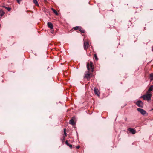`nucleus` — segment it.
I'll list each match as a JSON object with an SVG mask.
<instances>
[{
    "instance_id": "6e6552de",
    "label": "nucleus",
    "mask_w": 153,
    "mask_h": 153,
    "mask_svg": "<svg viewBox=\"0 0 153 153\" xmlns=\"http://www.w3.org/2000/svg\"><path fill=\"white\" fill-rule=\"evenodd\" d=\"M48 27L50 28L51 29H52L53 28V26L52 24L50 22H48Z\"/></svg>"
},
{
    "instance_id": "aec40b11",
    "label": "nucleus",
    "mask_w": 153,
    "mask_h": 153,
    "mask_svg": "<svg viewBox=\"0 0 153 153\" xmlns=\"http://www.w3.org/2000/svg\"><path fill=\"white\" fill-rule=\"evenodd\" d=\"M66 129L65 128L64 129V134L65 135V136H67V133H66Z\"/></svg>"
},
{
    "instance_id": "39448f33",
    "label": "nucleus",
    "mask_w": 153,
    "mask_h": 153,
    "mask_svg": "<svg viewBox=\"0 0 153 153\" xmlns=\"http://www.w3.org/2000/svg\"><path fill=\"white\" fill-rule=\"evenodd\" d=\"M137 110L138 111L140 112L143 115H144L146 113V111L142 109L138 108Z\"/></svg>"
},
{
    "instance_id": "5701e85b",
    "label": "nucleus",
    "mask_w": 153,
    "mask_h": 153,
    "mask_svg": "<svg viewBox=\"0 0 153 153\" xmlns=\"http://www.w3.org/2000/svg\"><path fill=\"white\" fill-rule=\"evenodd\" d=\"M80 146H76V148H77V149H79L80 148Z\"/></svg>"
},
{
    "instance_id": "423d86ee",
    "label": "nucleus",
    "mask_w": 153,
    "mask_h": 153,
    "mask_svg": "<svg viewBox=\"0 0 153 153\" xmlns=\"http://www.w3.org/2000/svg\"><path fill=\"white\" fill-rule=\"evenodd\" d=\"M75 119L74 117H72L69 121V123L72 125H75V123L74 121V119Z\"/></svg>"
},
{
    "instance_id": "7ed1b4c3",
    "label": "nucleus",
    "mask_w": 153,
    "mask_h": 153,
    "mask_svg": "<svg viewBox=\"0 0 153 153\" xmlns=\"http://www.w3.org/2000/svg\"><path fill=\"white\" fill-rule=\"evenodd\" d=\"M135 103L138 107L143 108V103L141 100L137 101Z\"/></svg>"
},
{
    "instance_id": "f03ea898",
    "label": "nucleus",
    "mask_w": 153,
    "mask_h": 153,
    "mask_svg": "<svg viewBox=\"0 0 153 153\" xmlns=\"http://www.w3.org/2000/svg\"><path fill=\"white\" fill-rule=\"evenodd\" d=\"M87 68L88 70L89 71L93 72L94 69L93 68V63L92 62H90V63H88L87 64Z\"/></svg>"
},
{
    "instance_id": "f257e3e1",
    "label": "nucleus",
    "mask_w": 153,
    "mask_h": 153,
    "mask_svg": "<svg viewBox=\"0 0 153 153\" xmlns=\"http://www.w3.org/2000/svg\"><path fill=\"white\" fill-rule=\"evenodd\" d=\"M152 97V94L150 93H147V94L141 96V97L143 98L145 100H146L148 101L150 100Z\"/></svg>"
},
{
    "instance_id": "ddd939ff",
    "label": "nucleus",
    "mask_w": 153,
    "mask_h": 153,
    "mask_svg": "<svg viewBox=\"0 0 153 153\" xmlns=\"http://www.w3.org/2000/svg\"><path fill=\"white\" fill-rule=\"evenodd\" d=\"M65 144L68 146H69L70 148L71 149L72 148V145L71 144H70L68 143V141L67 140H66L65 141Z\"/></svg>"
},
{
    "instance_id": "4468645a",
    "label": "nucleus",
    "mask_w": 153,
    "mask_h": 153,
    "mask_svg": "<svg viewBox=\"0 0 153 153\" xmlns=\"http://www.w3.org/2000/svg\"><path fill=\"white\" fill-rule=\"evenodd\" d=\"M79 31L81 32V33H84L85 32V30L83 29L81 27H80L79 29Z\"/></svg>"
},
{
    "instance_id": "b1692460",
    "label": "nucleus",
    "mask_w": 153,
    "mask_h": 153,
    "mask_svg": "<svg viewBox=\"0 0 153 153\" xmlns=\"http://www.w3.org/2000/svg\"><path fill=\"white\" fill-rule=\"evenodd\" d=\"M152 51L153 52V47H152Z\"/></svg>"
},
{
    "instance_id": "a211bd4d",
    "label": "nucleus",
    "mask_w": 153,
    "mask_h": 153,
    "mask_svg": "<svg viewBox=\"0 0 153 153\" xmlns=\"http://www.w3.org/2000/svg\"><path fill=\"white\" fill-rule=\"evenodd\" d=\"M5 7L7 9L8 11H10L11 10V9L10 8L7 7Z\"/></svg>"
},
{
    "instance_id": "0eeeda50",
    "label": "nucleus",
    "mask_w": 153,
    "mask_h": 153,
    "mask_svg": "<svg viewBox=\"0 0 153 153\" xmlns=\"http://www.w3.org/2000/svg\"><path fill=\"white\" fill-rule=\"evenodd\" d=\"M94 93H95V94L96 95L98 96H99V91H98V89L97 88L95 87L94 88Z\"/></svg>"
},
{
    "instance_id": "2eb2a0df",
    "label": "nucleus",
    "mask_w": 153,
    "mask_h": 153,
    "mask_svg": "<svg viewBox=\"0 0 153 153\" xmlns=\"http://www.w3.org/2000/svg\"><path fill=\"white\" fill-rule=\"evenodd\" d=\"M51 9L53 11V13L56 15H58V13H57V11L54 9L53 8H52Z\"/></svg>"
},
{
    "instance_id": "393cba45",
    "label": "nucleus",
    "mask_w": 153,
    "mask_h": 153,
    "mask_svg": "<svg viewBox=\"0 0 153 153\" xmlns=\"http://www.w3.org/2000/svg\"><path fill=\"white\" fill-rule=\"evenodd\" d=\"M44 0L45 1L46 0Z\"/></svg>"
},
{
    "instance_id": "4be33fe9",
    "label": "nucleus",
    "mask_w": 153,
    "mask_h": 153,
    "mask_svg": "<svg viewBox=\"0 0 153 153\" xmlns=\"http://www.w3.org/2000/svg\"><path fill=\"white\" fill-rule=\"evenodd\" d=\"M17 1V2H18V3L20 4V2H21V1H22V0H16Z\"/></svg>"
},
{
    "instance_id": "20e7f679",
    "label": "nucleus",
    "mask_w": 153,
    "mask_h": 153,
    "mask_svg": "<svg viewBox=\"0 0 153 153\" xmlns=\"http://www.w3.org/2000/svg\"><path fill=\"white\" fill-rule=\"evenodd\" d=\"M89 46V42L88 41H84V49L86 50Z\"/></svg>"
},
{
    "instance_id": "9d476101",
    "label": "nucleus",
    "mask_w": 153,
    "mask_h": 153,
    "mask_svg": "<svg viewBox=\"0 0 153 153\" xmlns=\"http://www.w3.org/2000/svg\"><path fill=\"white\" fill-rule=\"evenodd\" d=\"M153 90V85H151L150 87V88H149V90L147 91V93H149L152 91V90Z\"/></svg>"
},
{
    "instance_id": "6ab92c4d",
    "label": "nucleus",
    "mask_w": 153,
    "mask_h": 153,
    "mask_svg": "<svg viewBox=\"0 0 153 153\" xmlns=\"http://www.w3.org/2000/svg\"><path fill=\"white\" fill-rule=\"evenodd\" d=\"M80 27L76 26L74 28V29L75 30H79Z\"/></svg>"
},
{
    "instance_id": "f3484780",
    "label": "nucleus",
    "mask_w": 153,
    "mask_h": 153,
    "mask_svg": "<svg viewBox=\"0 0 153 153\" xmlns=\"http://www.w3.org/2000/svg\"><path fill=\"white\" fill-rule=\"evenodd\" d=\"M33 2L37 6L39 5L37 1V0H33Z\"/></svg>"
},
{
    "instance_id": "9b49d317",
    "label": "nucleus",
    "mask_w": 153,
    "mask_h": 153,
    "mask_svg": "<svg viewBox=\"0 0 153 153\" xmlns=\"http://www.w3.org/2000/svg\"><path fill=\"white\" fill-rule=\"evenodd\" d=\"M5 14L4 12L2 9H0V16L2 17Z\"/></svg>"
},
{
    "instance_id": "412c9836",
    "label": "nucleus",
    "mask_w": 153,
    "mask_h": 153,
    "mask_svg": "<svg viewBox=\"0 0 153 153\" xmlns=\"http://www.w3.org/2000/svg\"><path fill=\"white\" fill-rule=\"evenodd\" d=\"M94 57H95V59L96 60H98V58L96 54H95V55H94Z\"/></svg>"
},
{
    "instance_id": "1a4fd4ad",
    "label": "nucleus",
    "mask_w": 153,
    "mask_h": 153,
    "mask_svg": "<svg viewBox=\"0 0 153 153\" xmlns=\"http://www.w3.org/2000/svg\"><path fill=\"white\" fill-rule=\"evenodd\" d=\"M129 131L132 134H134L136 133L135 130L133 128H129Z\"/></svg>"
},
{
    "instance_id": "f8f14e48",
    "label": "nucleus",
    "mask_w": 153,
    "mask_h": 153,
    "mask_svg": "<svg viewBox=\"0 0 153 153\" xmlns=\"http://www.w3.org/2000/svg\"><path fill=\"white\" fill-rule=\"evenodd\" d=\"M91 74L90 73L88 72V73L85 75V77L87 79H88L90 78Z\"/></svg>"
},
{
    "instance_id": "dca6fc26",
    "label": "nucleus",
    "mask_w": 153,
    "mask_h": 153,
    "mask_svg": "<svg viewBox=\"0 0 153 153\" xmlns=\"http://www.w3.org/2000/svg\"><path fill=\"white\" fill-rule=\"evenodd\" d=\"M149 78L151 81L153 80V73L150 74Z\"/></svg>"
}]
</instances>
